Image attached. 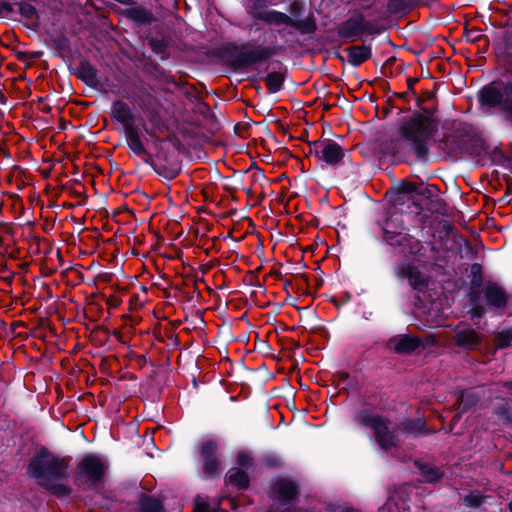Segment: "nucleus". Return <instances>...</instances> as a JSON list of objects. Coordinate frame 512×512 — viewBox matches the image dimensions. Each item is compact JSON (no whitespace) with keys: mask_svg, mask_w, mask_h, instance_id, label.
<instances>
[{"mask_svg":"<svg viewBox=\"0 0 512 512\" xmlns=\"http://www.w3.org/2000/svg\"><path fill=\"white\" fill-rule=\"evenodd\" d=\"M77 76L90 86H94L98 82L97 70L88 62H82L79 65Z\"/></svg>","mask_w":512,"mask_h":512,"instance_id":"20","label":"nucleus"},{"mask_svg":"<svg viewBox=\"0 0 512 512\" xmlns=\"http://www.w3.org/2000/svg\"><path fill=\"white\" fill-rule=\"evenodd\" d=\"M227 478L230 484L235 485L240 489L248 486L249 480L246 472L239 468H232L228 471Z\"/></svg>","mask_w":512,"mask_h":512,"instance_id":"21","label":"nucleus"},{"mask_svg":"<svg viewBox=\"0 0 512 512\" xmlns=\"http://www.w3.org/2000/svg\"><path fill=\"white\" fill-rule=\"evenodd\" d=\"M396 275L400 279L407 280L409 285L417 290H423L428 284V277L411 264L400 265L396 270Z\"/></svg>","mask_w":512,"mask_h":512,"instance_id":"13","label":"nucleus"},{"mask_svg":"<svg viewBox=\"0 0 512 512\" xmlns=\"http://www.w3.org/2000/svg\"><path fill=\"white\" fill-rule=\"evenodd\" d=\"M253 459L252 457L247 453H239L237 456V464L240 466V468L243 469H249L252 466Z\"/></svg>","mask_w":512,"mask_h":512,"instance_id":"29","label":"nucleus"},{"mask_svg":"<svg viewBox=\"0 0 512 512\" xmlns=\"http://www.w3.org/2000/svg\"><path fill=\"white\" fill-rule=\"evenodd\" d=\"M512 341V328L504 329L495 336V345L497 348H506L510 346Z\"/></svg>","mask_w":512,"mask_h":512,"instance_id":"26","label":"nucleus"},{"mask_svg":"<svg viewBox=\"0 0 512 512\" xmlns=\"http://www.w3.org/2000/svg\"><path fill=\"white\" fill-rule=\"evenodd\" d=\"M341 512H356V511L351 508H346V509H343Z\"/></svg>","mask_w":512,"mask_h":512,"instance_id":"40","label":"nucleus"},{"mask_svg":"<svg viewBox=\"0 0 512 512\" xmlns=\"http://www.w3.org/2000/svg\"><path fill=\"white\" fill-rule=\"evenodd\" d=\"M483 106L499 108L505 119L512 123V78L506 82L493 83L480 91Z\"/></svg>","mask_w":512,"mask_h":512,"instance_id":"5","label":"nucleus"},{"mask_svg":"<svg viewBox=\"0 0 512 512\" xmlns=\"http://www.w3.org/2000/svg\"><path fill=\"white\" fill-rule=\"evenodd\" d=\"M12 11L11 5L8 2L0 1V14L10 13Z\"/></svg>","mask_w":512,"mask_h":512,"instance_id":"34","label":"nucleus"},{"mask_svg":"<svg viewBox=\"0 0 512 512\" xmlns=\"http://www.w3.org/2000/svg\"><path fill=\"white\" fill-rule=\"evenodd\" d=\"M426 479L430 482L435 481L440 478L441 474L438 469L428 467L426 470L423 471Z\"/></svg>","mask_w":512,"mask_h":512,"instance_id":"32","label":"nucleus"},{"mask_svg":"<svg viewBox=\"0 0 512 512\" xmlns=\"http://www.w3.org/2000/svg\"><path fill=\"white\" fill-rule=\"evenodd\" d=\"M110 116L121 123L123 129L135 126L137 119L130 106L123 100H115L111 105Z\"/></svg>","mask_w":512,"mask_h":512,"instance_id":"14","label":"nucleus"},{"mask_svg":"<svg viewBox=\"0 0 512 512\" xmlns=\"http://www.w3.org/2000/svg\"><path fill=\"white\" fill-rule=\"evenodd\" d=\"M415 81H416L415 79H411V78L408 80V85H409L410 88L413 86Z\"/></svg>","mask_w":512,"mask_h":512,"instance_id":"39","label":"nucleus"},{"mask_svg":"<svg viewBox=\"0 0 512 512\" xmlns=\"http://www.w3.org/2000/svg\"><path fill=\"white\" fill-rule=\"evenodd\" d=\"M470 298L473 303L470 311L472 317H482L486 313V308L480 304L481 301L489 308L503 310L510 305L511 295L496 282L486 281L476 287V282L473 281Z\"/></svg>","mask_w":512,"mask_h":512,"instance_id":"3","label":"nucleus"},{"mask_svg":"<svg viewBox=\"0 0 512 512\" xmlns=\"http://www.w3.org/2000/svg\"><path fill=\"white\" fill-rule=\"evenodd\" d=\"M503 387L507 388L508 390L512 391V381L504 382Z\"/></svg>","mask_w":512,"mask_h":512,"instance_id":"38","label":"nucleus"},{"mask_svg":"<svg viewBox=\"0 0 512 512\" xmlns=\"http://www.w3.org/2000/svg\"><path fill=\"white\" fill-rule=\"evenodd\" d=\"M283 81L284 77L279 72L269 73L265 78V83L271 93L278 92L282 88Z\"/></svg>","mask_w":512,"mask_h":512,"instance_id":"24","label":"nucleus"},{"mask_svg":"<svg viewBox=\"0 0 512 512\" xmlns=\"http://www.w3.org/2000/svg\"><path fill=\"white\" fill-rule=\"evenodd\" d=\"M478 402V397L471 390L463 391L457 398L454 404L455 409L460 413L470 410Z\"/></svg>","mask_w":512,"mask_h":512,"instance_id":"19","label":"nucleus"},{"mask_svg":"<svg viewBox=\"0 0 512 512\" xmlns=\"http://www.w3.org/2000/svg\"><path fill=\"white\" fill-rule=\"evenodd\" d=\"M216 452L217 444L212 440L206 441L201 446L203 472L207 477H214L219 474V461Z\"/></svg>","mask_w":512,"mask_h":512,"instance_id":"12","label":"nucleus"},{"mask_svg":"<svg viewBox=\"0 0 512 512\" xmlns=\"http://www.w3.org/2000/svg\"><path fill=\"white\" fill-rule=\"evenodd\" d=\"M484 499L485 497L478 493H470L462 498V503L466 507L477 508L483 503Z\"/></svg>","mask_w":512,"mask_h":512,"instance_id":"27","label":"nucleus"},{"mask_svg":"<svg viewBox=\"0 0 512 512\" xmlns=\"http://www.w3.org/2000/svg\"><path fill=\"white\" fill-rule=\"evenodd\" d=\"M302 8V3L294 1L289 7V12L293 17H298L301 14Z\"/></svg>","mask_w":512,"mask_h":512,"instance_id":"33","label":"nucleus"},{"mask_svg":"<svg viewBox=\"0 0 512 512\" xmlns=\"http://www.w3.org/2000/svg\"><path fill=\"white\" fill-rule=\"evenodd\" d=\"M424 247L421 242L409 235L407 244L405 248H402V253L407 255H412L416 257L424 256Z\"/></svg>","mask_w":512,"mask_h":512,"instance_id":"23","label":"nucleus"},{"mask_svg":"<svg viewBox=\"0 0 512 512\" xmlns=\"http://www.w3.org/2000/svg\"><path fill=\"white\" fill-rule=\"evenodd\" d=\"M442 337L453 339L456 346L464 349H474L480 343V336L476 331L464 325H458L454 328L448 327V329L429 335L427 342L430 344L439 343Z\"/></svg>","mask_w":512,"mask_h":512,"instance_id":"8","label":"nucleus"},{"mask_svg":"<svg viewBox=\"0 0 512 512\" xmlns=\"http://www.w3.org/2000/svg\"><path fill=\"white\" fill-rule=\"evenodd\" d=\"M420 345V338L407 335L393 337L388 342V347L399 354L410 353L417 349Z\"/></svg>","mask_w":512,"mask_h":512,"instance_id":"15","label":"nucleus"},{"mask_svg":"<svg viewBox=\"0 0 512 512\" xmlns=\"http://www.w3.org/2000/svg\"><path fill=\"white\" fill-rule=\"evenodd\" d=\"M193 512H217L215 507H211L206 501L197 497Z\"/></svg>","mask_w":512,"mask_h":512,"instance_id":"28","label":"nucleus"},{"mask_svg":"<svg viewBox=\"0 0 512 512\" xmlns=\"http://www.w3.org/2000/svg\"><path fill=\"white\" fill-rule=\"evenodd\" d=\"M130 17L139 23H150L153 20L152 14L141 7L133 8L129 12Z\"/></svg>","mask_w":512,"mask_h":512,"instance_id":"25","label":"nucleus"},{"mask_svg":"<svg viewBox=\"0 0 512 512\" xmlns=\"http://www.w3.org/2000/svg\"><path fill=\"white\" fill-rule=\"evenodd\" d=\"M126 142L132 152L138 157H144L147 151L142 143L140 132L136 126L124 130Z\"/></svg>","mask_w":512,"mask_h":512,"instance_id":"18","label":"nucleus"},{"mask_svg":"<svg viewBox=\"0 0 512 512\" xmlns=\"http://www.w3.org/2000/svg\"><path fill=\"white\" fill-rule=\"evenodd\" d=\"M178 175V170L177 169H172L169 173V177L170 178H175L176 176Z\"/></svg>","mask_w":512,"mask_h":512,"instance_id":"37","label":"nucleus"},{"mask_svg":"<svg viewBox=\"0 0 512 512\" xmlns=\"http://www.w3.org/2000/svg\"><path fill=\"white\" fill-rule=\"evenodd\" d=\"M509 510L512 512V501L509 503Z\"/></svg>","mask_w":512,"mask_h":512,"instance_id":"41","label":"nucleus"},{"mask_svg":"<svg viewBox=\"0 0 512 512\" xmlns=\"http://www.w3.org/2000/svg\"><path fill=\"white\" fill-rule=\"evenodd\" d=\"M107 466L95 455L85 456L77 465L76 481L80 484L98 486L103 482Z\"/></svg>","mask_w":512,"mask_h":512,"instance_id":"7","label":"nucleus"},{"mask_svg":"<svg viewBox=\"0 0 512 512\" xmlns=\"http://www.w3.org/2000/svg\"><path fill=\"white\" fill-rule=\"evenodd\" d=\"M437 131V120L431 111L416 112L403 118L399 124L400 139L395 153H414L418 158L426 156L429 142Z\"/></svg>","mask_w":512,"mask_h":512,"instance_id":"1","label":"nucleus"},{"mask_svg":"<svg viewBox=\"0 0 512 512\" xmlns=\"http://www.w3.org/2000/svg\"><path fill=\"white\" fill-rule=\"evenodd\" d=\"M348 62L353 66H359L371 57V48L366 45H355L344 50Z\"/></svg>","mask_w":512,"mask_h":512,"instance_id":"17","label":"nucleus"},{"mask_svg":"<svg viewBox=\"0 0 512 512\" xmlns=\"http://www.w3.org/2000/svg\"><path fill=\"white\" fill-rule=\"evenodd\" d=\"M70 459L41 449L30 461L28 472L37 483L55 495L63 496L70 492L64 483L68 477Z\"/></svg>","mask_w":512,"mask_h":512,"instance_id":"2","label":"nucleus"},{"mask_svg":"<svg viewBox=\"0 0 512 512\" xmlns=\"http://www.w3.org/2000/svg\"><path fill=\"white\" fill-rule=\"evenodd\" d=\"M20 12L27 18H33L36 15V9L28 3L20 4Z\"/></svg>","mask_w":512,"mask_h":512,"instance_id":"31","label":"nucleus"},{"mask_svg":"<svg viewBox=\"0 0 512 512\" xmlns=\"http://www.w3.org/2000/svg\"><path fill=\"white\" fill-rule=\"evenodd\" d=\"M393 220L389 219L386 221L383 228L385 241L394 248L399 249L402 253V248L406 247L409 234L392 230Z\"/></svg>","mask_w":512,"mask_h":512,"instance_id":"16","label":"nucleus"},{"mask_svg":"<svg viewBox=\"0 0 512 512\" xmlns=\"http://www.w3.org/2000/svg\"><path fill=\"white\" fill-rule=\"evenodd\" d=\"M298 493V485L291 479H276L269 491V496L273 503L267 512H308L302 508H295L290 505V502L296 498Z\"/></svg>","mask_w":512,"mask_h":512,"instance_id":"6","label":"nucleus"},{"mask_svg":"<svg viewBox=\"0 0 512 512\" xmlns=\"http://www.w3.org/2000/svg\"><path fill=\"white\" fill-rule=\"evenodd\" d=\"M313 151L315 157L327 165H337L345 154L344 149L338 143L331 140L314 142Z\"/></svg>","mask_w":512,"mask_h":512,"instance_id":"10","label":"nucleus"},{"mask_svg":"<svg viewBox=\"0 0 512 512\" xmlns=\"http://www.w3.org/2000/svg\"><path fill=\"white\" fill-rule=\"evenodd\" d=\"M428 321H429L430 325H436V326L440 325V323H441L440 320L434 319V318H432V319H430Z\"/></svg>","mask_w":512,"mask_h":512,"instance_id":"36","label":"nucleus"},{"mask_svg":"<svg viewBox=\"0 0 512 512\" xmlns=\"http://www.w3.org/2000/svg\"><path fill=\"white\" fill-rule=\"evenodd\" d=\"M141 512H165L159 499L144 495L139 502Z\"/></svg>","mask_w":512,"mask_h":512,"instance_id":"22","label":"nucleus"},{"mask_svg":"<svg viewBox=\"0 0 512 512\" xmlns=\"http://www.w3.org/2000/svg\"><path fill=\"white\" fill-rule=\"evenodd\" d=\"M258 18L265 21L268 24L276 26L285 25L290 26L298 30L301 34H311L317 29V25L314 16L310 14L305 19L294 20L292 17L285 13L269 10L258 14Z\"/></svg>","mask_w":512,"mask_h":512,"instance_id":"9","label":"nucleus"},{"mask_svg":"<svg viewBox=\"0 0 512 512\" xmlns=\"http://www.w3.org/2000/svg\"><path fill=\"white\" fill-rule=\"evenodd\" d=\"M272 55V50L266 47L243 49L234 56V65L242 68L261 62Z\"/></svg>","mask_w":512,"mask_h":512,"instance_id":"11","label":"nucleus"},{"mask_svg":"<svg viewBox=\"0 0 512 512\" xmlns=\"http://www.w3.org/2000/svg\"><path fill=\"white\" fill-rule=\"evenodd\" d=\"M355 420L373 430L377 444L383 450H389L397 444V434L391 422L385 417L374 413L371 410L365 409L360 411Z\"/></svg>","mask_w":512,"mask_h":512,"instance_id":"4","label":"nucleus"},{"mask_svg":"<svg viewBox=\"0 0 512 512\" xmlns=\"http://www.w3.org/2000/svg\"><path fill=\"white\" fill-rule=\"evenodd\" d=\"M417 189V186L415 183H408L406 186H405V191L406 192H413V191H416Z\"/></svg>","mask_w":512,"mask_h":512,"instance_id":"35","label":"nucleus"},{"mask_svg":"<svg viewBox=\"0 0 512 512\" xmlns=\"http://www.w3.org/2000/svg\"><path fill=\"white\" fill-rule=\"evenodd\" d=\"M424 427V423L421 420L410 421L404 425V430L409 433L421 432Z\"/></svg>","mask_w":512,"mask_h":512,"instance_id":"30","label":"nucleus"},{"mask_svg":"<svg viewBox=\"0 0 512 512\" xmlns=\"http://www.w3.org/2000/svg\"><path fill=\"white\" fill-rule=\"evenodd\" d=\"M510 305H512V295H511Z\"/></svg>","mask_w":512,"mask_h":512,"instance_id":"42","label":"nucleus"}]
</instances>
